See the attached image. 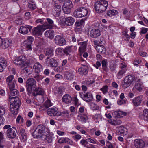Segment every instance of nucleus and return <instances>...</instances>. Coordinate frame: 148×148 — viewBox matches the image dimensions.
Masks as SVG:
<instances>
[{
    "label": "nucleus",
    "mask_w": 148,
    "mask_h": 148,
    "mask_svg": "<svg viewBox=\"0 0 148 148\" xmlns=\"http://www.w3.org/2000/svg\"><path fill=\"white\" fill-rule=\"evenodd\" d=\"M80 143L84 147H86L87 145H86L88 144V141L87 139L84 140V139H82L80 142Z\"/></svg>",
    "instance_id": "obj_56"
},
{
    "label": "nucleus",
    "mask_w": 148,
    "mask_h": 148,
    "mask_svg": "<svg viewBox=\"0 0 148 148\" xmlns=\"http://www.w3.org/2000/svg\"><path fill=\"white\" fill-rule=\"evenodd\" d=\"M16 121L17 123L21 124L24 122V120L21 115H18L16 118Z\"/></svg>",
    "instance_id": "obj_48"
},
{
    "label": "nucleus",
    "mask_w": 148,
    "mask_h": 148,
    "mask_svg": "<svg viewBox=\"0 0 148 148\" xmlns=\"http://www.w3.org/2000/svg\"><path fill=\"white\" fill-rule=\"evenodd\" d=\"M141 84L139 83H136L134 88L138 91H140L142 89Z\"/></svg>",
    "instance_id": "obj_52"
},
{
    "label": "nucleus",
    "mask_w": 148,
    "mask_h": 148,
    "mask_svg": "<svg viewBox=\"0 0 148 148\" xmlns=\"http://www.w3.org/2000/svg\"><path fill=\"white\" fill-rule=\"evenodd\" d=\"M95 47L97 51L99 53L104 54L105 53L106 49L103 45H100Z\"/></svg>",
    "instance_id": "obj_25"
},
{
    "label": "nucleus",
    "mask_w": 148,
    "mask_h": 148,
    "mask_svg": "<svg viewBox=\"0 0 148 148\" xmlns=\"http://www.w3.org/2000/svg\"><path fill=\"white\" fill-rule=\"evenodd\" d=\"M6 143L5 139L1 140V148H3L5 146Z\"/></svg>",
    "instance_id": "obj_64"
},
{
    "label": "nucleus",
    "mask_w": 148,
    "mask_h": 148,
    "mask_svg": "<svg viewBox=\"0 0 148 148\" xmlns=\"http://www.w3.org/2000/svg\"><path fill=\"white\" fill-rule=\"evenodd\" d=\"M90 108L93 110H96L98 108L97 106L95 103H90Z\"/></svg>",
    "instance_id": "obj_58"
},
{
    "label": "nucleus",
    "mask_w": 148,
    "mask_h": 148,
    "mask_svg": "<svg viewBox=\"0 0 148 148\" xmlns=\"http://www.w3.org/2000/svg\"><path fill=\"white\" fill-rule=\"evenodd\" d=\"M53 2L55 3V5L53 10V13L55 16L58 17L61 11L62 7L61 6L56 3L55 1H54Z\"/></svg>",
    "instance_id": "obj_13"
},
{
    "label": "nucleus",
    "mask_w": 148,
    "mask_h": 148,
    "mask_svg": "<svg viewBox=\"0 0 148 148\" xmlns=\"http://www.w3.org/2000/svg\"><path fill=\"white\" fill-rule=\"evenodd\" d=\"M45 24H43L41 25H38L37 27L33 28L32 32L33 34L35 36H40L42 33V32L45 30Z\"/></svg>",
    "instance_id": "obj_6"
},
{
    "label": "nucleus",
    "mask_w": 148,
    "mask_h": 148,
    "mask_svg": "<svg viewBox=\"0 0 148 148\" xmlns=\"http://www.w3.org/2000/svg\"><path fill=\"white\" fill-rule=\"evenodd\" d=\"M6 108L3 106H1V120H2V122L1 124H3L5 119L3 116H5V113L6 112Z\"/></svg>",
    "instance_id": "obj_24"
},
{
    "label": "nucleus",
    "mask_w": 148,
    "mask_h": 148,
    "mask_svg": "<svg viewBox=\"0 0 148 148\" xmlns=\"http://www.w3.org/2000/svg\"><path fill=\"white\" fill-rule=\"evenodd\" d=\"M62 101L66 103H69L72 101V98L69 95L66 94L64 95L62 97Z\"/></svg>",
    "instance_id": "obj_29"
},
{
    "label": "nucleus",
    "mask_w": 148,
    "mask_h": 148,
    "mask_svg": "<svg viewBox=\"0 0 148 148\" xmlns=\"http://www.w3.org/2000/svg\"><path fill=\"white\" fill-rule=\"evenodd\" d=\"M45 35L46 37L52 39L54 37V31L52 29L48 30L45 32Z\"/></svg>",
    "instance_id": "obj_22"
},
{
    "label": "nucleus",
    "mask_w": 148,
    "mask_h": 148,
    "mask_svg": "<svg viewBox=\"0 0 148 148\" xmlns=\"http://www.w3.org/2000/svg\"><path fill=\"white\" fill-rule=\"evenodd\" d=\"M122 35H123V38L124 40L126 41H128L129 40L130 38L129 35L126 32H123Z\"/></svg>",
    "instance_id": "obj_53"
},
{
    "label": "nucleus",
    "mask_w": 148,
    "mask_h": 148,
    "mask_svg": "<svg viewBox=\"0 0 148 148\" xmlns=\"http://www.w3.org/2000/svg\"><path fill=\"white\" fill-rule=\"evenodd\" d=\"M127 130L125 127H121L120 128L119 132L121 134L126 135L127 134Z\"/></svg>",
    "instance_id": "obj_49"
},
{
    "label": "nucleus",
    "mask_w": 148,
    "mask_h": 148,
    "mask_svg": "<svg viewBox=\"0 0 148 148\" xmlns=\"http://www.w3.org/2000/svg\"><path fill=\"white\" fill-rule=\"evenodd\" d=\"M72 46H67L63 50V52L66 54L68 55L72 51Z\"/></svg>",
    "instance_id": "obj_37"
},
{
    "label": "nucleus",
    "mask_w": 148,
    "mask_h": 148,
    "mask_svg": "<svg viewBox=\"0 0 148 148\" xmlns=\"http://www.w3.org/2000/svg\"><path fill=\"white\" fill-rule=\"evenodd\" d=\"M135 79V77L133 75L126 76L122 84V87L125 88L129 87Z\"/></svg>",
    "instance_id": "obj_5"
},
{
    "label": "nucleus",
    "mask_w": 148,
    "mask_h": 148,
    "mask_svg": "<svg viewBox=\"0 0 148 148\" xmlns=\"http://www.w3.org/2000/svg\"><path fill=\"white\" fill-rule=\"evenodd\" d=\"M10 90V94L9 96V100L10 99L14 98L15 97H18V92L16 89H12Z\"/></svg>",
    "instance_id": "obj_27"
},
{
    "label": "nucleus",
    "mask_w": 148,
    "mask_h": 148,
    "mask_svg": "<svg viewBox=\"0 0 148 148\" xmlns=\"http://www.w3.org/2000/svg\"><path fill=\"white\" fill-rule=\"evenodd\" d=\"M47 20L49 24L47 23L44 24H46V25L45 26V30L48 28H51L53 26V21L52 19L47 18Z\"/></svg>",
    "instance_id": "obj_30"
},
{
    "label": "nucleus",
    "mask_w": 148,
    "mask_h": 148,
    "mask_svg": "<svg viewBox=\"0 0 148 148\" xmlns=\"http://www.w3.org/2000/svg\"><path fill=\"white\" fill-rule=\"evenodd\" d=\"M17 131L18 134L21 136V139L23 142L26 140L27 138V134L25 130L23 128H21L19 127H17Z\"/></svg>",
    "instance_id": "obj_12"
},
{
    "label": "nucleus",
    "mask_w": 148,
    "mask_h": 148,
    "mask_svg": "<svg viewBox=\"0 0 148 148\" xmlns=\"http://www.w3.org/2000/svg\"><path fill=\"white\" fill-rule=\"evenodd\" d=\"M1 47L3 49H5L8 47L9 45V41L7 39H2L1 38Z\"/></svg>",
    "instance_id": "obj_19"
},
{
    "label": "nucleus",
    "mask_w": 148,
    "mask_h": 148,
    "mask_svg": "<svg viewBox=\"0 0 148 148\" xmlns=\"http://www.w3.org/2000/svg\"><path fill=\"white\" fill-rule=\"evenodd\" d=\"M80 43H81V46L79 47V50L80 51H84L86 47V42H84Z\"/></svg>",
    "instance_id": "obj_39"
},
{
    "label": "nucleus",
    "mask_w": 148,
    "mask_h": 148,
    "mask_svg": "<svg viewBox=\"0 0 148 148\" xmlns=\"http://www.w3.org/2000/svg\"><path fill=\"white\" fill-rule=\"evenodd\" d=\"M114 113L116 115V116L118 118L122 117L127 114L126 113L121 111H115Z\"/></svg>",
    "instance_id": "obj_33"
},
{
    "label": "nucleus",
    "mask_w": 148,
    "mask_h": 148,
    "mask_svg": "<svg viewBox=\"0 0 148 148\" xmlns=\"http://www.w3.org/2000/svg\"><path fill=\"white\" fill-rule=\"evenodd\" d=\"M28 6L30 9L33 10L35 9L36 8V6L35 3L34 2L30 1H29L28 4Z\"/></svg>",
    "instance_id": "obj_41"
},
{
    "label": "nucleus",
    "mask_w": 148,
    "mask_h": 148,
    "mask_svg": "<svg viewBox=\"0 0 148 148\" xmlns=\"http://www.w3.org/2000/svg\"><path fill=\"white\" fill-rule=\"evenodd\" d=\"M143 96L140 95L134 98L132 100V103L135 106H138L140 104L142 101Z\"/></svg>",
    "instance_id": "obj_18"
},
{
    "label": "nucleus",
    "mask_w": 148,
    "mask_h": 148,
    "mask_svg": "<svg viewBox=\"0 0 148 148\" xmlns=\"http://www.w3.org/2000/svg\"><path fill=\"white\" fill-rule=\"evenodd\" d=\"M78 119L79 121L86 122V120L88 119L87 115L86 114H84L82 115L79 114L78 116Z\"/></svg>",
    "instance_id": "obj_32"
},
{
    "label": "nucleus",
    "mask_w": 148,
    "mask_h": 148,
    "mask_svg": "<svg viewBox=\"0 0 148 148\" xmlns=\"http://www.w3.org/2000/svg\"><path fill=\"white\" fill-rule=\"evenodd\" d=\"M81 98L87 102L92 101L93 99L92 95L90 92H84L83 95H81Z\"/></svg>",
    "instance_id": "obj_14"
},
{
    "label": "nucleus",
    "mask_w": 148,
    "mask_h": 148,
    "mask_svg": "<svg viewBox=\"0 0 148 148\" xmlns=\"http://www.w3.org/2000/svg\"><path fill=\"white\" fill-rule=\"evenodd\" d=\"M38 73L35 72V73L33 75V77L38 81L40 80V76L39 75Z\"/></svg>",
    "instance_id": "obj_54"
},
{
    "label": "nucleus",
    "mask_w": 148,
    "mask_h": 148,
    "mask_svg": "<svg viewBox=\"0 0 148 148\" xmlns=\"http://www.w3.org/2000/svg\"><path fill=\"white\" fill-rule=\"evenodd\" d=\"M63 6L71 8L73 7V5L71 1L66 0L64 2Z\"/></svg>",
    "instance_id": "obj_35"
},
{
    "label": "nucleus",
    "mask_w": 148,
    "mask_h": 148,
    "mask_svg": "<svg viewBox=\"0 0 148 148\" xmlns=\"http://www.w3.org/2000/svg\"><path fill=\"white\" fill-rule=\"evenodd\" d=\"M27 40L28 43L32 44L34 41V38L31 36H28Z\"/></svg>",
    "instance_id": "obj_59"
},
{
    "label": "nucleus",
    "mask_w": 148,
    "mask_h": 148,
    "mask_svg": "<svg viewBox=\"0 0 148 148\" xmlns=\"http://www.w3.org/2000/svg\"><path fill=\"white\" fill-rule=\"evenodd\" d=\"M68 139V138H61L59 140L58 142L60 143H62L65 142L66 143Z\"/></svg>",
    "instance_id": "obj_60"
},
{
    "label": "nucleus",
    "mask_w": 148,
    "mask_h": 148,
    "mask_svg": "<svg viewBox=\"0 0 148 148\" xmlns=\"http://www.w3.org/2000/svg\"><path fill=\"white\" fill-rule=\"evenodd\" d=\"M88 67L86 66H83L78 69V71L81 75H86L88 71Z\"/></svg>",
    "instance_id": "obj_23"
},
{
    "label": "nucleus",
    "mask_w": 148,
    "mask_h": 148,
    "mask_svg": "<svg viewBox=\"0 0 148 148\" xmlns=\"http://www.w3.org/2000/svg\"><path fill=\"white\" fill-rule=\"evenodd\" d=\"M100 31L98 29H94L92 30L90 33V36L93 38H96L100 36Z\"/></svg>",
    "instance_id": "obj_20"
},
{
    "label": "nucleus",
    "mask_w": 148,
    "mask_h": 148,
    "mask_svg": "<svg viewBox=\"0 0 148 148\" xmlns=\"http://www.w3.org/2000/svg\"><path fill=\"white\" fill-rule=\"evenodd\" d=\"M134 143L136 148H143L145 145L144 142L142 139H136L134 140Z\"/></svg>",
    "instance_id": "obj_16"
},
{
    "label": "nucleus",
    "mask_w": 148,
    "mask_h": 148,
    "mask_svg": "<svg viewBox=\"0 0 148 148\" xmlns=\"http://www.w3.org/2000/svg\"><path fill=\"white\" fill-rule=\"evenodd\" d=\"M32 27L29 25L22 26L20 27L19 32L23 34L24 35L27 34L29 32L28 30L30 31Z\"/></svg>",
    "instance_id": "obj_15"
},
{
    "label": "nucleus",
    "mask_w": 148,
    "mask_h": 148,
    "mask_svg": "<svg viewBox=\"0 0 148 148\" xmlns=\"http://www.w3.org/2000/svg\"><path fill=\"white\" fill-rule=\"evenodd\" d=\"M33 95L34 96L40 95L43 96L45 94L44 90L40 87H38L34 89Z\"/></svg>",
    "instance_id": "obj_17"
},
{
    "label": "nucleus",
    "mask_w": 148,
    "mask_h": 148,
    "mask_svg": "<svg viewBox=\"0 0 148 148\" xmlns=\"http://www.w3.org/2000/svg\"><path fill=\"white\" fill-rule=\"evenodd\" d=\"M16 83L15 81H14L12 83L7 84L9 86V88L10 90L15 89V85Z\"/></svg>",
    "instance_id": "obj_47"
},
{
    "label": "nucleus",
    "mask_w": 148,
    "mask_h": 148,
    "mask_svg": "<svg viewBox=\"0 0 148 148\" xmlns=\"http://www.w3.org/2000/svg\"><path fill=\"white\" fill-rule=\"evenodd\" d=\"M9 101L11 103H12L10 107L11 112L13 114L16 115L21 103V100L18 97H15L14 98L10 99Z\"/></svg>",
    "instance_id": "obj_2"
},
{
    "label": "nucleus",
    "mask_w": 148,
    "mask_h": 148,
    "mask_svg": "<svg viewBox=\"0 0 148 148\" xmlns=\"http://www.w3.org/2000/svg\"><path fill=\"white\" fill-rule=\"evenodd\" d=\"M47 64H48L52 67H56L58 65L57 61L53 58L47 57L45 61Z\"/></svg>",
    "instance_id": "obj_10"
},
{
    "label": "nucleus",
    "mask_w": 148,
    "mask_h": 148,
    "mask_svg": "<svg viewBox=\"0 0 148 148\" xmlns=\"http://www.w3.org/2000/svg\"><path fill=\"white\" fill-rule=\"evenodd\" d=\"M33 68L36 72L39 73L42 70L43 67L40 63L37 62L34 64Z\"/></svg>",
    "instance_id": "obj_21"
},
{
    "label": "nucleus",
    "mask_w": 148,
    "mask_h": 148,
    "mask_svg": "<svg viewBox=\"0 0 148 148\" xmlns=\"http://www.w3.org/2000/svg\"><path fill=\"white\" fill-rule=\"evenodd\" d=\"M117 13V11L116 10H113L109 11L107 13V15L110 17H111L112 16L115 15Z\"/></svg>",
    "instance_id": "obj_44"
},
{
    "label": "nucleus",
    "mask_w": 148,
    "mask_h": 148,
    "mask_svg": "<svg viewBox=\"0 0 148 148\" xmlns=\"http://www.w3.org/2000/svg\"><path fill=\"white\" fill-rule=\"evenodd\" d=\"M58 113H60V114H59V115H58V116H68L69 115V112L68 111L66 110L63 111L62 112L58 111Z\"/></svg>",
    "instance_id": "obj_50"
},
{
    "label": "nucleus",
    "mask_w": 148,
    "mask_h": 148,
    "mask_svg": "<svg viewBox=\"0 0 148 148\" xmlns=\"http://www.w3.org/2000/svg\"><path fill=\"white\" fill-rule=\"evenodd\" d=\"M74 22V19L71 17H67L65 19V24L67 26H71L73 25Z\"/></svg>",
    "instance_id": "obj_26"
},
{
    "label": "nucleus",
    "mask_w": 148,
    "mask_h": 148,
    "mask_svg": "<svg viewBox=\"0 0 148 148\" xmlns=\"http://www.w3.org/2000/svg\"><path fill=\"white\" fill-rule=\"evenodd\" d=\"M53 50L52 49H49L47 50L45 52L46 56L47 57L51 58V57L53 55Z\"/></svg>",
    "instance_id": "obj_34"
},
{
    "label": "nucleus",
    "mask_w": 148,
    "mask_h": 148,
    "mask_svg": "<svg viewBox=\"0 0 148 148\" xmlns=\"http://www.w3.org/2000/svg\"><path fill=\"white\" fill-rule=\"evenodd\" d=\"M26 60L25 57L21 56L15 60L14 61V63L17 65L21 66V67H24L25 66L24 62Z\"/></svg>",
    "instance_id": "obj_8"
},
{
    "label": "nucleus",
    "mask_w": 148,
    "mask_h": 148,
    "mask_svg": "<svg viewBox=\"0 0 148 148\" xmlns=\"http://www.w3.org/2000/svg\"><path fill=\"white\" fill-rule=\"evenodd\" d=\"M7 66V62L6 60L3 58H1V72L3 71Z\"/></svg>",
    "instance_id": "obj_28"
},
{
    "label": "nucleus",
    "mask_w": 148,
    "mask_h": 148,
    "mask_svg": "<svg viewBox=\"0 0 148 148\" xmlns=\"http://www.w3.org/2000/svg\"><path fill=\"white\" fill-rule=\"evenodd\" d=\"M50 100H47L44 103V106L46 108H48L52 106Z\"/></svg>",
    "instance_id": "obj_51"
},
{
    "label": "nucleus",
    "mask_w": 148,
    "mask_h": 148,
    "mask_svg": "<svg viewBox=\"0 0 148 148\" xmlns=\"http://www.w3.org/2000/svg\"><path fill=\"white\" fill-rule=\"evenodd\" d=\"M54 40L57 45L60 46L64 45L66 42L65 39L60 35H57L55 37Z\"/></svg>",
    "instance_id": "obj_9"
},
{
    "label": "nucleus",
    "mask_w": 148,
    "mask_h": 148,
    "mask_svg": "<svg viewBox=\"0 0 148 148\" xmlns=\"http://www.w3.org/2000/svg\"><path fill=\"white\" fill-rule=\"evenodd\" d=\"M71 8L66 7L65 6H63L62 10L66 14H69L71 12Z\"/></svg>",
    "instance_id": "obj_40"
},
{
    "label": "nucleus",
    "mask_w": 148,
    "mask_h": 148,
    "mask_svg": "<svg viewBox=\"0 0 148 148\" xmlns=\"http://www.w3.org/2000/svg\"><path fill=\"white\" fill-rule=\"evenodd\" d=\"M73 15L76 18H81L82 17V16L80 12L77 11V9L74 12Z\"/></svg>",
    "instance_id": "obj_43"
},
{
    "label": "nucleus",
    "mask_w": 148,
    "mask_h": 148,
    "mask_svg": "<svg viewBox=\"0 0 148 148\" xmlns=\"http://www.w3.org/2000/svg\"><path fill=\"white\" fill-rule=\"evenodd\" d=\"M126 103V101L125 100L121 99L118 101L117 103L119 105H121L122 104H125Z\"/></svg>",
    "instance_id": "obj_63"
},
{
    "label": "nucleus",
    "mask_w": 148,
    "mask_h": 148,
    "mask_svg": "<svg viewBox=\"0 0 148 148\" xmlns=\"http://www.w3.org/2000/svg\"><path fill=\"white\" fill-rule=\"evenodd\" d=\"M63 50L61 48H57L56 51V53L58 55H61L62 54Z\"/></svg>",
    "instance_id": "obj_57"
},
{
    "label": "nucleus",
    "mask_w": 148,
    "mask_h": 148,
    "mask_svg": "<svg viewBox=\"0 0 148 148\" xmlns=\"http://www.w3.org/2000/svg\"><path fill=\"white\" fill-rule=\"evenodd\" d=\"M63 92L62 88L61 87L58 88L55 92V94L58 95H61Z\"/></svg>",
    "instance_id": "obj_46"
},
{
    "label": "nucleus",
    "mask_w": 148,
    "mask_h": 148,
    "mask_svg": "<svg viewBox=\"0 0 148 148\" xmlns=\"http://www.w3.org/2000/svg\"><path fill=\"white\" fill-rule=\"evenodd\" d=\"M108 5V3L106 1L100 0L98 1L95 3V8L97 12L101 13L106 10Z\"/></svg>",
    "instance_id": "obj_3"
},
{
    "label": "nucleus",
    "mask_w": 148,
    "mask_h": 148,
    "mask_svg": "<svg viewBox=\"0 0 148 148\" xmlns=\"http://www.w3.org/2000/svg\"><path fill=\"white\" fill-rule=\"evenodd\" d=\"M58 110L57 108L56 107L49 108L47 111V114L50 116H58L60 113H58Z\"/></svg>",
    "instance_id": "obj_11"
},
{
    "label": "nucleus",
    "mask_w": 148,
    "mask_h": 148,
    "mask_svg": "<svg viewBox=\"0 0 148 148\" xmlns=\"http://www.w3.org/2000/svg\"><path fill=\"white\" fill-rule=\"evenodd\" d=\"M49 129L43 125H39L36 127L32 133V136L34 138L42 139L43 140H46L48 143L52 142L53 138L50 135Z\"/></svg>",
    "instance_id": "obj_1"
},
{
    "label": "nucleus",
    "mask_w": 148,
    "mask_h": 148,
    "mask_svg": "<svg viewBox=\"0 0 148 148\" xmlns=\"http://www.w3.org/2000/svg\"><path fill=\"white\" fill-rule=\"evenodd\" d=\"M108 122L110 123L111 125H117L120 124L121 122L119 120H109L108 121Z\"/></svg>",
    "instance_id": "obj_36"
},
{
    "label": "nucleus",
    "mask_w": 148,
    "mask_h": 148,
    "mask_svg": "<svg viewBox=\"0 0 148 148\" xmlns=\"http://www.w3.org/2000/svg\"><path fill=\"white\" fill-rule=\"evenodd\" d=\"M127 69H121L117 73V76L118 77H122L123 75L127 71Z\"/></svg>",
    "instance_id": "obj_42"
},
{
    "label": "nucleus",
    "mask_w": 148,
    "mask_h": 148,
    "mask_svg": "<svg viewBox=\"0 0 148 148\" xmlns=\"http://www.w3.org/2000/svg\"><path fill=\"white\" fill-rule=\"evenodd\" d=\"M14 76L13 75H11L9 76L6 79V82L7 84L11 83H12L14 80H13L14 79Z\"/></svg>",
    "instance_id": "obj_45"
},
{
    "label": "nucleus",
    "mask_w": 148,
    "mask_h": 148,
    "mask_svg": "<svg viewBox=\"0 0 148 148\" xmlns=\"http://www.w3.org/2000/svg\"><path fill=\"white\" fill-rule=\"evenodd\" d=\"M143 116L144 119L148 121V109H145L143 111Z\"/></svg>",
    "instance_id": "obj_38"
},
{
    "label": "nucleus",
    "mask_w": 148,
    "mask_h": 148,
    "mask_svg": "<svg viewBox=\"0 0 148 148\" xmlns=\"http://www.w3.org/2000/svg\"><path fill=\"white\" fill-rule=\"evenodd\" d=\"M127 65L125 63H121L120 64V68L121 69H127Z\"/></svg>",
    "instance_id": "obj_61"
},
{
    "label": "nucleus",
    "mask_w": 148,
    "mask_h": 148,
    "mask_svg": "<svg viewBox=\"0 0 148 148\" xmlns=\"http://www.w3.org/2000/svg\"><path fill=\"white\" fill-rule=\"evenodd\" d=\"M26 84L27 90L29 92L36 87V81L32 78H29L26 81Z\"/></svg>",
    "instance_id": "obj_4"
},
{
    "label": "nucleus",
    "mask_w": 148,
    "mask_h": 148,
    "mask_svg": "<svg viewBox=\"0 0 148 148\" xmlns=\"http://www.w3.org/2000/svg\"><path fill=\"white\" fill-rule=\"evenodd\" d=\"M110 70L112 72H114L116 69V66L113 64H111L110 66Z\"/></svg>",
    "instance_id": "obj_62"
},
{
    "label": "nucleus",
    "mask_w": 148,
    "mask_h": 148,
    "mask_svg": "<svg viewBox=\"0 0 148 148\" xmlns=\"http://www.w3.org/2000/svg\"><path fill=\"white\" fill-rule=\"evenodd\" d=\"M18 133L17 130L15 127H12L8 129L6 132V135L10 138L12 139L15 138Z\"/></svg>",
    "instance_id": "obj_7"
},
{
    "label": "nucleus",
    "mask_w": 148,
    "mask_h": 148,
    "mask_svg": "<svg viewBox=\"0 0 148 148\" xmlns=\"http://www.w3.org/2000/svg\"><path fill=\"white\" fill-rule=\"evenodd\" d=\"M77 10L78 11L80 12L82 16V17H84L87 15L88 11L87 10L86 8H79L77 9Z\"/></svg>",
    "instance_id": "obj_31"
},
{
    "label": "nucleus",
    "mask_w": 148,
    "mask_h": 148,
    "mask_svg": "<svg viewBox=\"0 0 148 148\" xmlns=\"http://www.w3.org/2000/svg\"><path fill=\"white\" fill-rule=\"evenodd\" d=\"M102 66L103 67V69L104 70L106 71V66L107 65V62L105 60H103L101 62Z\"/></svg>",
    "instance_id": "obj_55"
}]
</instances>
